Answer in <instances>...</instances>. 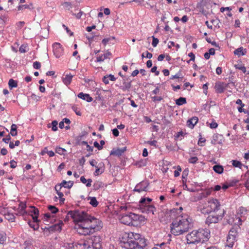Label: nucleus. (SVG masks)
<instances>
[{"label":"nucleus","instance_id":"1","mask_svg":"<svg viewBox=\"0 0 249 249\" xmlns=\"http://www.w3.org/2000/svg\"><path fill=\"white\" fill-rule=\"evenodd\" d=\"M78 218L84 220L86 223L89 222V229L90 234H92L96 231H98L101 228V221L94 216L88 214L87 213L83 211L76 210L75 213Z\"/></svg>","mask_w":249,"mask_h":249},{"label":"nucleus","instance_id":"2","mask_svg":"<svg viewBox=\"0 0 249 249\" xmlns=\"http://www.w3.org/2000/svg\"><path fill=\"white\" fill-rule=\"evenodd\" d=\"M76 210L73 211H69L67 214L73 219L74 223H75V229L76 230L77 232L79 234L87 235H90V231L87 227H84L85 226V222L82 219H78L75 212Z\"/></svg>","mask_w":249,"mask_h":249},{"label":"nucleus","instance_id":"3","mask_svg":"<svg viewBox=\"0 0 249 249\" xmlns=\"http://www.w3.org/2000/svg\"><path fill=\"white\" fill-rule=\"evenodd\" d=\"M102 238L99 235H93L87 237L82 243L79 244L83 246L84 249H102L101 244Z\"/></svg>","mask_w":249,"mask_h":249},{"label":"nucleus","instance_id":"4","mask_svg":"<svg viewBox=\"0 0 249 249\" xmlns=\"http://www.w3.org/2000/svg\"><path fill=\"white\" fill-rule=\"evenodd\" d=\"M132 236H133V241L130 242L132 243V249H142L146 247V240L142 237L141 235L132 233Z\"/></svg>","mask_w":249,"mask_h":249},{"label":"nucleus","instance_id":"5","mask_svg":"<svg viewBox=\"0 0 249 249\" xmlns=\"http://www.w3.org/2000/svg\"><path fill=\"white\" fill-rule=\"evenodd\" d=\"M132 233L127 234L125 233L120 238L122 246L126 249H132V243L130 242L133 240V236H132Z\"/></svg>","mask_w":249,"mask_h":249},{"label":"nucleus","instance_id":"6","mask_svg":"<svg viewBox=\"0 0 249 249\" xmlns=\"http://www.w3.org/2000/svg\"><path fill=\"white\" fill-rule=\"evenodd\" d=\"M199 243L207 241L210 237V231L207 229H199L196 231Z\"/></svg>","mask_w":249,"mask_h":249},{"label":"nucleus","instance_id":"7","mask_svg":"<svg viewBox=\"0 0 249 249\" xmlns=\"http://www.w3.org/2000/svg\"><path fill=\"white\" fill-rule=\"evenodd\" d=\"M225 213V211L223 209L222 213L220 214H216L215 213H213L210 214L206 220V224L210 225L213 223H217L219 221L222 219L223 217L224 216Z\"/></svg>","mask_w":249,"mask_h":249},{"label":"nucleus","instance_id":"8","mask_svg":"<svg viewBox=\"0 0 249 249\" xmlns=\"http://www.w3.org/2000/svg\"><path fill=\"white\" fill-rule=\"evenodd\" d=\"M209 208L211 212L215 213L220 209V203L219 201L215 198H211L208 201Z\"/></svg>","mask_w":249,"mask_h":249},{"label":"nucleus","instance_id":"9","mask_svg":"<svg viewBox=\"0 0 249 249\" xmlns=\"http://www.w3.org/2000/svg\"><path fill=\"white\" fill-rule=\"evenodd\" d=\"M196 231H193L186 235L187 243L188 244H196L199 243Z\"/></svg>","mask_w":249,"mask_h":249},{"label":"nucleus","instance_id":"10","mask_svg":"<svg viewBox=\"0 0 249 249\" xmlns=\"http://www.w3.org/2000/svg\"><path fill=\"white\" fill-rule=\"evenodd\" d=\"M149 184V183L147 180L142 181L136 185L134 191L139 193L142 191L146 192L147 191V188Z\"/></svg>","mask_w":249,"mask_h":249},{"label":"nucleus","instance_id":"11","mask_svg":"<svg viewBox=\"0 0 249 249\" xmlns=\"http://www.w3.org/2000/svg\"><path fill=\"white\" fill-rule=\"evenodd\" d=\"M131 219V213L127 212L120 215V222L125 225L131 226L132 221Z\"/></svg>","mask_w":249,"mask_h":249},{"label":"nucleus","instance_id":"12","mask_svg":"<svg viewBox=\"0 0 249 249\" xmlns=\"http://www.w3.org/2000/svg\"><path fill=\"white\" fill-rule=\"evenodd\" d=\"M171 232L175 235H179L183 233L182 230L178 227V223L176 222L175 220L170 225Z\"/></svg>","mask_w":249,"mask_h":249},{"label":"nucleus","instance_id":"13","mask_svg":"<svg viewBox=\"0 0 249 249\" xmlns=\"http://www.w3.org/2000/svg\"><path fill=\"white\" fill-rule=\"evenodd\" d=\"M178 222L180 223V224H181L184 227V229L186 230V231H188L189 229L192 226V224L191 222L189 221L188 218H183L182 217H181L178 218Z\"/></svg>","mask_w":249,"mask_h":249},{"label":"nucleus","instance_id":"14","mask_svg":"<svg viewBox=\"0 0 249 249\" xmlns=\"http://www.w3.org/2000/svg\"><path fill=\"white\" fill-rule=\"evenodd\" d=\"M152 201V199L149 197H142V198L138 205L139 209H142V206H143L144 208L148 207V205H152L150 204V202Z\"/></svg>","mask_w":249,"mask_h":249},{"label":"nucleus","instance_id":"15","mask_svg":"<svg viewBox=\"0 0 249 249\" xmlns=\"http://www.w3.org/2000/svg\"><path fill=\"white\" fill-rule=\"evenodd\" d=\"M63 223L60 221L58 223L50 226L47 229L49 232L60 231L62 230V226Z\"/></svg>","mask_w":249,"mask_h":249},{"label":"nucleus","instance_id":"16","mask_svg":"<svg viewBox=\"0 0 249 249\" xmlns=\"http://www.w3.org/2000/svg\"><path fill=\"white\" fill-rule=\"evenodd\" d=\"M142 213H146L147 214H154V213L156 211V208L154 205H148V207L144 208L142 206V209L140 210Z\"/></svg>","mask_w":249,"mask_h":249},{"label":"nucleus","instance_id":"17","mask_svg":"<svg viewBox=\"0 0 249 249\" xmlns=\"http://www.w3.org/2000/svg\"><path fill=\"white\" fill-rule=\"evenodd\" d=\"M223 142V136L219 134H214L213 137V140L211 141V143L215 144L216 142L221 144Z\"/></svg>","mask_w":249,"mask_h":249},{"label":"nucleus","instance_id":"18","mask_svg":"<svg viewBox=\"0 0 249 249\" xmlns=\"http://www.w3.org/2000/svg\"><path fill=\"white\" fill-rule=\"evenodd\" d=\"M225 84L220 82H216L214 86L216 92L218 93H223L226 88Z\"/></svg>","mask_w":249,"mask_h":249},{"label":"nucleus","instance_id":"19","mask_svg":"<svg viewBox=\"0 0 249 249\" xmlns=\"http://www.w3.org/2000/svg\"><path fill=\"white\" fill-rule=\"evenodd\" d=\"M96 170L94 173L95 176H98L104 172V164L103 162L99 163L97 166H95Z\"/></svg>","mask_w":249,"mask_h":249},{"label":"nucleus","instance_id":"20","mask_svg":"<svg viewBox=\"0 0 249 249\" xmlns=\"http://www.w3.org/2000/svg\"><path fill=\"white\" fill-rule=\"evenodd\" d=\"M73 185V181H69L67 182L66 180H64L60 184H58L57 185L59 186V189H61L62 187L70 189L72 187Z\"/></svg>","mask_w":249,"mask_h":249},{"label":"nucleus","instance_id":"21","mask_svg":"<svg viewBox=\"0 0 249 249\" xmlns=\"http://www.w3.org/2000/svg\"><path fill=\"white\" fill-rule=\"evenodd\" d=\"M78 97L84 100H86L88 102H91L93 99L89 94L80 92L78 95Z\"/></svg>","mask_w":249,"mask_h":249},{"label":"nucleus","instance_id":"22","mask_svg":"<svg viewBox=\"0 0 249 249\" xmlns=\"http://www.w3.org/2000/svg\"><path fill=\"white\" fill-rule=\"evenodd\" d=\"M247 52L246 49H244L243 47H240L234 51L235 55H237L238 57L246 54Z\"/></svg>","mask_w":249,"mask_h":249},{"label":"nucleus","instance_id":"23","mask_svg":"<svg viewBox=\"0 0 249 249\" xmlns=\"http://www.w3.org/2000/svg\"><path fill=\"white\" fill-rule=\"evenodd\" d=\"M131 220L132 221L131 226H138L139 214L131 213Z\"/></svg>","mask_w":249,"mask_h":249},{"label":"nucleus","instance_id":"24","mask_svg":"<svg viewBox=\"0 0 249 249\" xmlns=\"http://www.w3.org/2000/svg\"><path fill=\"white\" fill-rule=\"evenodd\" d=\"M198 121L197 117H193L187 121V124L190 128H193Z\"/></svg>","mask_w":249,"mask_h":249},{"label":"nucleus","instance_id":"25","mask_svg":"<svg viewBox=\"0 0 249 249\" xmlns=\"http://www.w3.org/2000/svg\"><path fill=\"white\" fill-rule=\"evenodd\" d=\"M72 77V75L71 74H67L65 77L63 78V83L67 86L70 85V83H71Z\"/></svg>","mask_w":249,"mask_h":249},{"label":"nucleus","instance_id":"26","mask_svg":"<svg viewBox=\"0 0 249 249\" xmlns=\"http://www.w3.org/2000/svg\"><path fill=\"white\" fill-rule=\"evenodd\" d=\"M111 55V53L109 52H107L106 53L104 54L103 55L97 57L96 61L98 62H102L105 59L109 58V56Z\"/></svg>","mask_w":249,"mask_h":249},{"label":"nucleus","instance_id":"27","mask_svg":"<svg viewBox=\"0 0 249 249\" xmlns=\"http://www.w3.org/2000/svg\"><path fill=\"white\" fill-rule=\"evenodd\" d=\"M213 171L219 174H221L223 172V167L219 164H216L213 166Z\"/></svg>","mask_w":249,"mask_h":249},{"label":"nucleus","instance_id":"28","mask_svg":"<svg viewBox=\"0 0 249 249\" xmlns=\"http://www.w3.org/2000/svg\"><path fill=\"white\" fill-rule=\"evenodd\" d=\"M236 240V238L228 236L227 239V246L230 248H232L234 244L235 241Z\"/></svg>","mask_w":249,"mask_h":249},{"label":"nucleus","instance_id":"29","mask_svg":"<svg viewBox=\"0 0 249 249\" xmlns=\"http://www.w3.org/2000/svg\"><path fill=\"white\" fill-rule=\"evenodd\" d=\"M5 218L10 222H14L15 219V216L13 213L9 212L4 213Z\"/></svg>","mask_w":249,"mask_h":249},{"label":"nucleus","instance_id":"30","mask_svg":"<svg viewBox=\"0 0 249 249\" xmlns=\"http://www.w3.org/2000/svg\"><path fill=\"white\" fill-rule=\"evenodd\" d=\"M87 199L88 200H90L89 204L93 207H96L98 206L99 203L95 197L89 196Z\"/></svg>","mask_w":249,"mask_h":249},{"label":"nucleus","instance_id":"31","mask_svg":"<svg viewBox=\"0 0 249 249\" xmlns=\"http://www.w3.org/2000/svg\"><path fill=\"white\" fill-rule=\"evenodd\" d=\"M238 234L237 232V228L232 227L229 231V234L228 236H230L231 237L237 238V235Z\"/></svg>","mask_w":249,"mask_h":249},{"label":"nucleus","instance_id":"32","mask_svg":"<svg viewBox=\"0 0 249 249\" xmlns=\"http://www.w3.org/2000/svg\"><path fill=\"white\" fill-rule=\"evenodd\" d=\"M103 186L104 184L102 182L100 181H96L94 183L93 185V190L95 191L98 190L100 188L103 187Z\"/></svg>","mask_w":249,"mask_h":249},{"label":"nucleus","instance_id":"33","mask_svg":"<svg viewBox=\"0 0 249 249\" xmlns=\"http://www.w3.org/2000/svg\"><path fill=\"white\" fill-rule=\"evenodd\" d=\"M10 134L12 136H16L17 135V126L15 124H12L11 126Z\"/></svg>","mask_w":249,"mask_h":249},{"label":"nucleus","instance_id":"34","mask_svg":"<svg viewBox=\"0 0 249 249\" xmlns=\"http://www.w3.org/2000/svg\"><path fill=\"white\" fill-rule=\"evenodd\" d=\"M186 103V99L185 97H180L176 100V104L178 106H181Z\"/></svg>","mask_w":249,"mask_h":249},{"label":"nucleus","instance_id":"35","mask_svg":"<svg viewBox=\"0 0 249 249\" xmlns=\"http://www.w3.org/2000/svg\"><path fill=\"white\" fill-rule=\"evenodd\" d=\"M132 85H131V81H130L129 82H126L125 81V80L124 79V81L123 82V90H129L131 88Z\"/></svg>","mask_w":249,"mask_h":249},{"label":"nucleus","instance_id":"36","mask_svg":"<svg viewBox=\"0 0 249 249\" xmlns=\"http://www.w3.org/2000/svg\"><path fill=\"white\" fill-rule=\"evenodd\" d=\"M8 85L9 88L11 89L14 88H16L18 86V82L13 79H10L8 82Z\"/></svg>","mask_w":249,"mask_h":249},{"label":"nucleus","instance_id":"37","mask_svg":"<svg viewBox=\"0 0 249 249\" xmlns=\"http://www.w3.org/2000/svg\"><path fill=\"white\" fill-rule=\"evenodd\" d=\"M231 162H232V164L234 167L242 169V167L243 165L240 161L237 160H232Z\"/></svg>","mask_w":249,"mask_h":249},{"label":"nucleus","instance_id":"38","mask_svg":"<svg viewBox=\"0 0 249 249\" xmlns=\"http://www.w3.org/2000/svg\"><path fill=\"white\" fill-rule=\"evenodd\" d=\"M48 209L53 214H55L59 212V209L53 205H48Z\"/></svg>","mask_w":249,"mask_h":249},{"label":"nucleus","instance_id":"39","mask_svg":"<svg viewBox=\"0 0 249 249\" xmlns=\"http://www.w3.org/2000/svg\"><path fill=\"white\" fill-rule=\"evenodd\" d=\"M33 9V4L31 3L30 4H24V5H19L18 6V10H21L23 9Z\"/></svg>","mask_w":249,"mask_h":249},{"label":"nucleus","instance_id":"40","mask_svg":"<svg viewBox=\"0 0 249 249\" xmlns=\"http://www.w3.org/2000/svg\"><path fill=\"white\" fill-rule=\"evenodd\" d=\"M122 154V153L120 148H118L117 149H113L110 153V155H116L118 156H121Z\"/></svg>","mask_w":249,"mask_h":249},{"label":"nucleus","instance_id":"41","mask_svg":"<svg viewBox=\"0 0 249 249\" xmlns=\"http://www.w3.org/2000/svg\"><path fill=\"white\" fill-rule=\"evenodd\" d=\"M233 79H234L233 76H230L228 78L229 83L228 84H225V87H230V86H229L230 84H231L232 86L235 87V82L233 81Z\"/></svg>","mask_w":249,"mask_h":249},{"label":"nucleus","instance_id":"42","mask_svg":"<svg viewBox=\"0 0 249 249\" xmlns=\"http://www.w3.org/2000/svg\"><path fill=\"white\" fill-rule=\"evenodd\" d=\"M36 222H32L31 221H29L28 222V224L29 226L33 228L34 230L36 231L39 228V225L38 224H36Z\"/></svg>","mask_w":249,"mask_h":249},{"label":"nucleus","instance_id":"43","mask_svg":"<svg viewBox=\"0 0 249 249\" xmlns=\"http://www.w3.org/2000/svg\"><path fill=\"white\" fill-rule=\"evenodd\" d=\"M31 210L30 211V212L33 214H34V215H39V211L36 208L35 206H31Z\"/></svg>","mask_w":249,"mask_h":249},{"label":"nucleus","instance_id":"44","mask_svg":"<svg viewBox=\"0 0 249 249\" xmlns=\"http://www.w3.org/2000/svg\"><path fill=\"white\" fill-rule=\"evenodd\" d=\"M26 207V205L25 203L23 202H20L19 205V209H20V211L23 212L24 213H27L26 211H25V208Z\"/></svg>","mask_w":249,"mask_h":249},{"label":"nucleus","instance_id":"45","mask_svg":"<svg viewBox=\"0 0 249 249\" xmlns=\"http://www.w3.org/2000/svg\"><path fill=\"white\" fill-rule=\"evenodd\" d=\"M200 211L203 214H209L211 213V211H210V210L208 207L206 208L204 207L203 208H201Z\"/></svg>","mask_w":249,"mask_h":249},{"label":"nucleus","instance_id":"46","mask_svg":"<svg viewBox=\"0 0 249 249\" xmlns=\"http://www.w3.org/2000/svg\"><path fill=\"white\" fill-rule=\"evenodd\" d=\"M183 76L181 75V71H178L177 74L174 75H172L170 77V79H177V78H182Z\"/></svg>","mask_w":249,"mask_h":249},{"label":"nucleus","instance_id":"47","mask_svg":"<svg viewBox=\"0 0 249 249\" xmlns=\"http://www.w3.org/2000/svg\"><path fill=\"white\" fill-rule=\"evenodd\" d=\"M151 37L152 38V45L154 47H156L159 43V40L157 38L153 36H152Z\"/></svg>","mask_w":249,"mask_h":249},{"label":"nucleus","instance_id":"48","mask_svg":"<svg viewBox=\"0 0 249 249\" xmlns=\"http://www.w3.org/2000/svg\"><path fill=\"white\" fill-rule=\"evenodd\" d=\"M6 239V234L3 231H0V244L3 243Z\"/></svg>","mask_w":249,"mask_h":249},{"label":"nucleus","instance_id":"49","mask_svg":"<svg viewBox=\"0 0 249 249\" xmlns=\"http://www.w3.org/2000/svg\"><path fill=\"white\" fill-rule=\"evenodd\" d=\"M235 67L236 69L240 70L242 71L243 73H246V68L245 66L240 65L239 64L235 65Z\"/></svg>","mask_w":249,"mask_h":249},{"label":"nucleus","instance_id":"50","mask_svg":"<svg viewBox=\"0 0 249 249\" xmlns=\"http://www.w3.org/2000/svg\"><path fill=\"white\" fill-rule=\"evenodd\" d=\"M58 124L57 121L54 120L52 121V130L53 131H55L58 129L57 125Z\"/></svg>","mask_w":249,"mask_h":249},{"label":"nucleus","instance_id":"51","mask_svg":"<svg viewBox=\"0 0 249 249\" xmlns=\"http://www.w3.org/2000/svg\"><path fill=\"white\" fill-rule=\"evenodd\" d=\"M66 151V150L64 148H61L60 147H56L55 149V152L60 155L64 154L63 152Z\"/></svg>","mask_w":249,"mask_h":249},{"label":"nucleus","instance_id":"52","mask_svg":"<svg viewBox=\"0 0 249 249\" xmlns=\"http://www.w3.org/2000/svg\"><path fill=\"white\" fill-rule=\"evenodd\" d=\"M198 160V158L196 157H192L188 161L190 163L195 164L196 163Z\"/></svg>","mask_w":249,"mask_h":249},{"label":"nucleus","instance_id":"53","mask_svg":"<svg viewBox=\"0 0 249 249\" xmlns=\"http://www.w3.org/2000/svg\"><path fill=\"white\" fill-rule=\"evenodd\" d=\"M58 187H59L58 185H55V190L56 191L57 194L59 196V198L63 197V196H64L63 193L62 192H60V189H57V188H58Z\"/></svg>","mask_w":249,"mask_h":249},{"label":"nucleus","instance_id":"54","mask_svg":"<svg viewBox=\"0 0 249 249\" xmlns=\"http://www.w3.org/2000/svg\"><path fill=\"white\" fill-rule=\"evenodd\" d=\"M114 39V37H108V38H104L102 40V43L105 45L106 46L107 45V44L111 40V39Z\"/></svg>","mask_w":249,"mask_h":249},{"label":"nucleus","instance_id":"55","mask_svg":"<svg viewBox=\"0 0 249 249\" xmlns=\"http://www.w3.org/2000/svg\"><path fill=\"white\" fill-rule=\"evenodd\" d=\"M206 40L208 43H211L213 46L216 47H219V45L216 43V42L212 41L210 38L207 37L206 38Z\"/></svg>","mask_w":249,"mask_h":249},{"label":"nucleus","instance_id":"56","mask_svg":"<svg viewBox=\"0 0 249 249\" xmlns=\"http://www.w3.org/2000/svg\"><path fill=\"white\" fill-rule=\"evenodd\" d=\"M152 54L149 52H148V51H146V55H144V53H143L142 54V57L143 58V57H146V58H151L152 57Z\"/></svg>","mask_w":249,"mask_h":249},{"label":"nucleus","instance_id":"57","mask_svg":"<svg viewBox=\"0 0 249 249\" xmlns=\"http://www.w3.org/2000/svg\"><path fill=\"white\" fill-rule=\"evenodd\" d=\"M145 218L144 216L142 215H139V219H138V225L141 223L144 222L145 220Z\"/></svg>","mask_w":249,"mask_h":249},{"label":"nucleus","instance_id":"58","mask_svg":"<svg viewBox=\"0 0 249 249\" xmlns=\"http://www.w3.org/2000/svg\"><path fill=\"white\" fill-rule=\"evenodd\" d=\"M33 67L35 69H39L41 67V64L39 62L35 61L33 63Z\"/></svg>","mask_w":249,"mask_h":249},{"label":"nucleus","instance_id":"59","mask_svg":"<svg viewBox=\"0 0 249 249\" xmlns=\"http://www.w3.org/2000/svg\"><path fill=\"white\" fill-rule=\"evenodd\" d=\"M186 134V133H184L182 131L178 132L176 135H175V137L176 139L179 138L181 137H183Z\"/></svg>","mask_w":249,"mask_h":249},{"label":"nucleus","instance_id":"60","mask_svg":"<svg viewBox=\"0 0 249 249\" xmlns=\"http://www.w3.org/2000/svg\"><path fill=\"white\" fill-rule=\"evenodd\" d=\"M11 138L10 134L7 135L5 138L2 139V142H5V143H8L10 142Z\"/></svg>","mask_w":249,"mask_h":249},{"label":"nucleus","instance_id":"61","mask_svg":"<svg viewBox=\"0 0 249 249\" xmlns=\"http://www.w3.org/2000/svg\"><path fill=\"white\" fill-rule=\"evenodd\" d=\"M205 141L206 140L205 138L201 137L199 139L198 144L201 146H203L204 145L203 143L205 142Z\"/></svg>","mask_w":249,"mask_h":249},{"label":"nucleus","instance_id":"62","mask_svg":"<svg viewBox=\"0 0 249 249\" xmlns=\"http://www.w3.org/2000/svg\"><path fill=\"white\" fill-rule=\"evenodd\" d=\"M152 100L153 102H160V101L161 100H162V97H160V96H153V97H152Z\"/></svg>","mask_w":249,"mask_h":249},{"label":"nucleus","instance_id":"63","mask_svg":"<svg viewBox=\"0 0 249 249\" xmlns=\"http://www.w3.org/2000/svg\"><path fill=\"white\" fill-rule=\"evenodd\" d=\"M93 145L94 146L96 147L99 150H102L103 148V147L102 145H100L97 141L94 142Z\"/></svg>","mask_w":249,"mask_h":249},{"label":"nucleus","instance_id":"64","mask_svg":"<svg viewBox=\"0 0 249 249\" xmlns=\"http://www.w3.org/2000/svg\"><path fill=\"white\" fill-rule=\"evenodd\" d=\"M26 46L22 45L19 48V51L21 53H25L27 52V51L26 50Z\"/></svg>","mask_w":249,"mask_h":249}]
</instances>
